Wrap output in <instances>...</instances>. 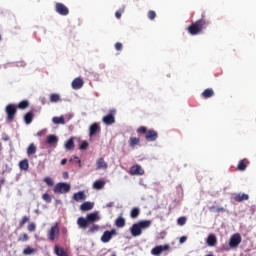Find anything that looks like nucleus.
Listing matches in <instances>:
<instances>
[{"label": "nucleus", "instance_id": "f257e3e1", "mask_svg": "<svg viewBox=\"0 0 256 256\" xmlns=\"http://www.w3.org/2000/svg\"><path fill=\"white\" fill-rule=\"evenodd\" d=\"M207 25H209V21L205 19V14H202L201 19L191 23L187 31L190 35H199V33L203 32V29H207Z\"/></svg>", "mask_w": 256, "mask_h": 256}, {"label": "nucleus", "instance_id": "a19ab883", "mask_svg": "<svg viewBox=\"0 0 256 256\" xmlns=\"http://www.w3.org/2000/svg\"><path fill=\"white\" fill-rule=\"evenodd\" d=\"M185 223H187V218L186 217H179L177 219V224L180 225L181 227H183V225H185Z\"/></svg>", "mask_w": 256, "mask_h": 256}, {"label": "nucleus", "instance_id": "c756f323", "mask_svg": "<svg viewBox=\"0 0 256 256\" xmlns=\"http://www.w3.org/2000/svg\"><path fill=\"white\" fill-rule=\"evenodd\" d=\"M19 167L23 171H28L29 170V160L24 159V160L20 161Z\"/></svg>", "mask_w": 256, "mask_h": 256}, {"label": "nucleus", "instance_id": "b1692460", "mask_svg": "<svg viewBox=\"0 0 256 256\" xmlns=\"http://www.w3.org/2000/svg\"><path fill=\"white\" fill-rule=\"evenodd\" d=\"M103 187H105V180H103V179L96 180L93 183V188L97 189L98 191L103 189Z\"/></svg>", "mask_w": 256, "mask_h": 256}, {"label": "nucleus", "instance_id": "473e14b6", "mask_svg": "<svg viewBox=\"0 0 256 256\" xmlns=\"http://www.w3.org/2000/svg\"><path fill=\"white\" fill-rule=\"evenodd\" d=\"M209 211H210L211 213H223V212H225V208H223V207H217V206H211V207L209 208Z\"/></svg>", "mask_w": 256, "mask_h": 256}, {"label": "nucleus", "instance_id": "2eb2a0df", "mask_svg": "<svg viewBox=\"0 0 256 256\" xmlns=\"http://www.w3.org/2000/svg\"><path fill=\"white\" fill-rule=\"evenodd\" d=\"M87 199V195H85V192L79 191L77 193H74L73 195V200L76 201L77 203L81 201H85Z\"/></svg>", "mask_w": 256, "mask_h": 256}, {"label": "nucleus", "instance_id": "09e8293b", "mask_svg": "<svg viewBox=\"0 0 256 256\" xmlns=\"http://www.w3.org/2000/svg\"><path fill=\"white\" fill-rule=\"evenodd\" d=\"M116 51H122L123 50V44L121 42H117L115 44Z\"/></svg>", "mask_w": 256, "mask_h": 256}, {"label": "nucleus", "instance_id": "dca6fc26", "mask_svg": "<svg viewBox=\"0 0 256 256\" xmlns=\"http://www.w3.org/2000/svg\"><path fill=\"white\" fill-rule=\"evenodd\" d=\"M234 201H236L237 203H241L243 201H249V195L248 194H241V193H238V194H235L234 195Z\"/></svg>", "mask_w": 256, "mask_h": 256}, {"label": "nucleus", "instance_id": "f03ea898", "mask_svg": "<svg viewBox=\"0 0 256 256\" xmlns=\"http://www.w3.org/2000/svg\"><path fill=\"white\" fill-rule=\"evenodd\" d=\"M99 219H101V217H99L98 212L89 213L86 215V218L79 217L77 219V225L80 229H87L89 225L96 223Z\"/></svg>", "mask_w": 256, "mask_h": 256}, {"label": "nucleus", "instance_id": "9d476101", "mask_svg": "<svg viewBox=\"0 0 256 256\" xmlns=\"http://www.w3.org/2000/svg\"><path fill=\"white\" fill-rule=\"evenodd\" d=\"M55 10L56 13H58L59 15H62L63 17H67V15H69V8H67V6H65V4L63 3H56L55 4Z\"/></svg>", "mask_w": 256, "mask_h": 256}, {"label": "nucleus", "instance_id": "4c0bfd02", "mask_svg": "<svg viewBox=\"0 0 256 256\" xmlns=\"http://www.w3.org/2000/svg\"><path fill=\"white\" fill-rule=\"evenodd\" d=\"M123 13H125V6H123L122 8L116 11L115 13L116 19H121V15H123Z\"/></svg>", "mask_w": 256, "mask_h": 256}, {"label": "nucleus", "instance_id": "f704fd0d", "mask_svg": "<svg viewBox=\"0 0 256 256\" xmlns=\"http://www.w3.org/2000/svg\"><path fill=\"white\" fill-rule=\"evenodd\" d=\"M59 101H61V96L59 94H51L50 95L51 103H59Z\"/></svg>", "mask_w": 256, "mask_h": 256}, {"label": "nucleus", "instance_id": "4be33fe9", "mask_svg": "<svg viewBox=\"0 0 256 256\" xmlns=\"http://www.w3.org/2000/svg\"><path fill=\"white\" fill-rule=\"evenodd\" d=\"M97 131H101V128L99 127V124L93 123V124L90 126V131H89L90 137H93V135H96V134H97Z\"/></svg>", "mask_w": 256, "mask_h": 256}, {"label": "nucleus", "instance_id": "de8ad7c7", "mask_svg": "<svg viewBox=\"0 0 256 256\" xmlns=\"http://www.w3.org/2000/svg\"><path fill=\"white\" fill-rule=\"evenodd\" d=\"M99 229V225L92 224V226L89 229V233H95Z\"/></svg>", "mask_w": 256, "mask_h": 256}, {"label": "nucleus", "instance_id": "49530a36", "mask_svg": "<svg viewBox=\"0 0 256 256\" xmlns=\"http://www.w3.org/2000/svg\"><path fill=\"white\" fill-rule=\"evenodd\" d=\"M87 147H89V142L83 141V142L80 144L79 149H81V151H85V149H87Z\"/></svg>", "mask_w": 256, "mask_h": 256}, {"label": "nucleus", "instance_id": "6e6d98bb", "mask_svg": "<svg viewBox=\"0 0 256 256\" xmlns=\"http://www.w3.org/2000/svg\"><path fill=\"white\" fill-rule=\"evenodd\" d=\"M107 207H113V204L112 203L107 204Z\"/></svg>", "mask_w": 256, "mask_h": 256}, {"label": "nucleus", "instance_id": "3c124183", "mask_svg": "<svg viewBox=\"0 0 256 256\" xmlns=\"http://www.w3.org/2000/svg\"><path fill=\"white\" fill-rule=\"evenodd\" d=\"M63 179H69V173L68 172L63 173Z\"/></svg>", "mask_w": 256, "mask_h": 256}, {"label": "nucleus", "instance_id": "0eeeda50", "mask_svg": "<svg viewBox=\"0 0 256 256\" xmlns=\"http://www.w3.org/2000/svg\"><path fill=\"white\" fill-rule=\"evenodd\" d=\"M241 241H242L241 234L235 233L229 239V247L231 249H237L239 245H241Z\"/></svg>", "mask_w": 256, "mask_h": 256}, {"label": "nucleus", "instance_id": "a211bd4d", "mask_svg": "<svg viewBox=\"0 0 256 256\" xmlns=\"http://www.w3.org/2000/svg\"><path fill=\"white\" fill-rule=\"evenodd\" d=\"M215 95V91H213L212 88H207L205 89L201 96L203 97V99H211V97H213Z\"/></svg>", "mask_w": 256, "mask_h": 256}, {"label": "nucleus", "instance_id": "f3484780", "mask_svg": "<svg viewBox=\"0 0 256 256\" xmlns=\"http://www.w3.org/2000/svg\"><path fill=\"white\" fill-rule=\"evenodd\" d=\"M84 83L85 82L83 81V79L75 78L72 81V89H75V90L81 89V87H83Z\"/></svg>", "mask_w": 256, "mask_h": 256}, {"label": "nucleus", "instance_id": "37998d69", "mask_svg": "<svg viewBox=\"0 0 256 256\" xmlns=\"http://www.w3.org/2000/svg\"><path fill=\"white\" fill-rule=\"evenodd\" d=\"M27 229L30 233H33V231H35V229H37V225H35V223L30 222L27 226Z\"/></svg>", "mask_w": 256, "mask_h": 256}, {"label": "nucleus", "instance_id": "7c9ffc66", "mask_svg": "<svg viewBox=\"0 0 256 256\" xmlns=\"http://www.w3.org/2000/svg\"><path fill=\"white\" fill-rule=\"evenodd\" d=\"M141 143V139L137 137H130L129 139V145L130 147H136V145H139Z\"/></svg>", "mask_w": 256, "mask_h": 256}, {"label": "nucleus", "instance_id": "e433bc0d", "mask_svg": "<svg viewBox=\"0 0 256 256\" xmlns=\"http://www.w3.org/2000/svg\"><path fill=\"white\" fill-rule=\"evenodd\" d=\"M25 223H29V217L28 216H23L21 221L19 222V227L20 229L25 226Z\"/></svg>", "mask_w": 256, "mask_h": 256}, {"label": "nucleus", "instance_id": "bf43d9fd", "mask_svg": "<svg viewBox=\"0 0 256 256\" xmlns=\"http://www.w3.org/2000/svg\"><path fill=\"white\" fill-rule=\"evenodd\" d=\"M0 41H1V35H0Z\"/></svg>", "mask_w": 256, "mask_h": 256}, {"label": "nucleus", "instance_id": "1a4fd4ad", "mask_svg": "<svg viewBox=\"0 0 256 256\" xmlns=\"http://www.w3.org/2000/svg\"><path fill=\"white\" fill-rule=\"evenodd\" d=\"M115 113H117V110L115 109L110 110L108 115L102 118L103 123L105 125H113V123H115Z\"/></svg>", "mask_w": 256, "mask_h": 256}, {"label": "nucleus", "instance_id": "864d4df0", "mask_svg": "<svg viewBox=\"0 0 256 256\" xmlns=\"http://www.w3.org/2000/svg\"><path fill=\"white\" fill-rule=\"evenodd\" d=\"M74 159H76L79 163V167H81V159H79V157L75 156Z\"/></svg>", "mask_w": 256, "mask_h": 256}, {"label": "nucleus", "instance_id": "5701e85b", "mask_svg": "<svg viewBox=\"0 0 256 256\" xmlns=\"http://www.w3.org/2000/svg\"><path fill=\"white\" fill-rule=\"evenodd\" d=\"M94 204L92 202H84L80 205L81 211H91L93 209Z\"/></svg>", "mask_w": 256, "mask_h": 256}, {"label": "nucleus", "instance_id": "bb28decb", "mask_svg": "<svg viewBox=\"0 0 256 256\" xmlns=\"http://www.w3.org/2000/svg\"><path fill=\"white\" fill-rule=\"evenodd\" d=\"M115 225L116 227H118V229H123V227L125 226V218H123L122 216H119L115 220Z\"/></svg>", "mask_w": 256, "mask_h": 256}, {"label": "nucleus", "instance_id": "79ce46f5", "mask_svg": "<svg viewBox=\"0 0 256 256\" xmlns=\"http://www.w3.org/2000/svg\"><path fill=\"white\" fill-rule=\"evenodd\" d=\"M42 199H43V201H45V203H51V201H52L51 195H49L47 193H44L42 195Z\"/></svg>", "mask_w": 256, "mask_h": 256}, {"label": "nucleus", "instance_id": "72a5a7b5", "mask_svg": "<svg viewBox=\"0 0 256 256\" xmlns=\"http://www.w3.org/2000/svg\"><path fill=\"white\" fill-rule=\"evenodd\" d=\"M141 211L139 210V208H133L130 212V217L132 219H137L140 215Z\"/></svg>", "mask_w": 256, "mask_h": 256}, {"label": "nucleus", "instance_id": "603ef678", "mask_svg": "<svg viewBox=\"0 0 256 256\" xmlns=\"http://www.w3.org/2000/svg\"><path fill=\"white\" fill-rule=\"evenodd\" d=\"M61 165H67V158L61 160Z\"/></svg>", "mask_w": 256, "mask_h": 256}, {"label": "nucleus", "instance_id": "4468645a", "mask_svg": "<svg viewBox=\"0 0 256 256\" xmlns=\"http://www.w3.org/2000/svg\"><path fill=\"white\" fill-rule=\"evenodd\" d=\"M96 167L99 170L103 169L104 171L109 167V165L107 164V162L105 161L104 158H98L96 161Z\"/></svg>", "mask_w": 256, "mask_h": 256}, {"label": "nucleus", "instance_id": "c85d7f7f", "mask_svg": "<svg viewBox=\"0 0 256 256\" xmlns=\"http://www.w3.org/2000/svg\"><path fill=\"white\" fill-rule=\"evenodd\" d=\"M52 123H54V125H65V118L63 116L54 117Z\"/></svg>", "mask_w": 256, "mask_h": 256}, {"label": "nucleus", "instance_id": "a878e982", "mask_svg": "<svg viewBox=\"0 0 256 256\" xmlns=\"http://www.w3.org/2000/svg\"><path fill=\"white\" fill-rule=\"evenodd\" d=\"M54 252H55V255H57V256H69L67 254V252L65 251V249H63L57 245L54 247Z\"/></svg>", "mask_w": 256, "mask_h": 256}, {"label": "nucleus", "instance_id": "7ed1b4c3", "mask_svg": "<svg viewBox=\"0 0 256 256\" xmlns=\"http://www.w3.org/2000/svg\"><path fill=\"white\" fill-rule=\"evenodd\" d=\"M151 227V220H141L135 223L130 228L132 237H139L143 233V229H149Z\"/></svg>", "mask_w": 256, "mask_h": 256}, {"label": "nucleus", "instance_id": "ea45409f", "mask_svg": "<svg viewBox=\"0 0 256 256\" xmlns=\"http://www.w3.org/2000/svg\"><path fill=\"white\" fill-rule=\"evenodd\" d=\"M29 239V235L27 233L21 234L18 238V241L21 243H25Z\"/></svg>", "mask_w": 256, "mask_h": 256}, {"label": "nucleus", "instance_id": "cd10ccee", "mask_svg": "<svg viewBox=\"0 0 256 256\" xmlns=\"http://www.w3.org/2000/svg\"><path fill=\"white\" fill-rule=\"evenodd\" d=\"M59 141V138L55 135H48L47 136V141L48 145H55Z\"/></svg>", "mask_w": 256, "mask_h": 256}, {"label": "nucleus", "instance_id": "13d9d810", "mask_svg": "<svg viewBox=\"0 0 256 256\" xmlns=\"http://www.w3.org/2000/svg\"><path fill=\"white\" fill-rule=\"evenodd\" d=\"M38 135L41 136V132H38Z\"/></svg>", "mask_w": 256, "mask_h": 256}, {"label": "nucleus", "instance_id": "a18cd8bd", "mask_svg": "<svg viewBox=\"0 0 256 256\" xmlns=\"http://www.w3.org/2000/svg\"><path fill=\"white\" fill-rule=\"evenodd\" d=\"M35 251V249L31 248V247H27L23 250V254L24 255H32V253Z\"/></svg>", "mask_w": 256, "mask_h": 256}, {"label": "nucleus", "instance_id": "423d86ee", "mask_svg": "<svg viewBox=\"0 0 256 256\" xmlns=\"http://www.w3.org/2000/svg\"><path fill=\"white\" fill-rule=\"evenodd\" d=\"M47 237L49 241H55V239H59V223H55L48 230Z\"/></svg>", "mask_w": 256, "mask_h": 256}, {"label": "nucleus", "instance_id": "aec40b11", "mask_svg": "<svg viewBox=\"0 0 256 256\" xmlns=\"http://www.w3.org/2000/svg\"><path fill=\"white\" fill-rule=\"evenodd\" d=\"M34 117H35V114L33 113V111H29L28 113H26L24 115V121L26 125H31V123H33Z\"/></svg>", "mask_w": 256, "mask_h": 256}, {"label": "nucleus", "instance_id": "c9c22d12", "mask_svg": "<svg viewBox=\"0 0 256 256\" xmlns=\"http://www.w3.org/2000/svg\"><path fill=\"white\" fill-rule=\"evenodd\" d=\"M29 107V101L23 100L18 104V109H27Z\"/></svg>", "mask_w": 256, "mask_h": 256}, {"label": "nucleus", "instance_id": "5fc2aeb1", "mask_svg": "<svg viewBox=\"0 0 256 256\" xmlns=\"http://www.w3.org/2000/svg\"><path fill=\"white\" fill-rule=\"evenodd\" d=\"M27 65L25 62H20V65L18 64V67H25Z\"/></svg>", "mask_w": 256, "mask_h": 256}, {"label": "nucleus", "instance_id": "ddd939ff", "mask_svg": "<svg viewBox=\"0 0 256 256\" xmlns=\"http://www.w3.org/2000/svg\"><path fill=\"white\" fill-rule=\"evenodd\" d=\"M129 173H130L131 175H144V174H145V170H143V168L141 167V165L136 164V165H133V166L130 168Z\"/></svg>", "mask_w": 256, "mask_h": 256}, {"label": "nucleus", "instance_id": "f8f14e48", "mask_svg": "<svg viewBox=\"0 0 256 256\" xmlns=\"http://www.w3.org/2000/svg\"><path fill=\"white\" fill-rule=\"evenodd\" d=\"M171 249V246L169 244L156 246L151 250L152 255L159 256L163 251H169Z\"/></svg>", "mask_w": 256, "mask_h": 256}, {"label": "nucleus", "instance_id": "39448f33", "mask_svg": "<svg viewBox=\"0 0 256 256\" xmlns=\"http://www.w3.org/2000/svg\"><path fill=\"white\" fill-rule=\"evenodd\" d=\"M53 191L57 195H62L63 193H69V191H71V185L65 182H59L54 186Z\"/></svg>", "mask_w": 256, "mask_h": 256}, {"label": "nucleus", "instance_id": "4d7b16f0", "mask_svg": "<svg viewBox=\"0 0 256 256\" xmlns=\"http://www.w3.org/2000/svg\"><path fill=\"white\" fill-rule=\"evenodd\" d=\"M4 141H9V137L4 138Z\"/></svg>", "mask_w": 256, "mask_h": 256}, {"label": "nucleus", "instance_id": "c03bdc74", "mask_svg": "<svg viewBox=\"0 0 256 256\" xmlns=\"http://www.w3.org/2000/svg\"><path fill=\"white\" fill-rule=\"evenodd\" d=\"M44 183H46V185H48V187H53V185H54L53 179H51V177L44 178Z\"/></svg>", "mask_w": 256, "mask_h": 256}, {"label": "nucleus", "instance_id": "58836bf2", "mask_svg": "<svg viewBox=\"0 0 256 256\" xmlns=\"http://www.w3.org/2000/svg\"><path fill=\"white\" fill-rule=\"evenodd\" d=\"M147 15H148V19H150V21H153L157 17V13L153 10H149Z\"/></svg>", "mask_w": 256, "mask_h": 256}, {"label": "nucleus", "instance_id": "2f4dec72", "mask_svg": "<svg viewBox=\"0 0 256 256\" xmlns=\"http://www.w3.org/2000/svg\"><path fill=\"white\" fill-rule=\"evenodd\" d=\"M37 153V147L35 144H30L29 147L27 148V154L28 155H35Z\"/></svg>", "mask_w": 256, "mask_h": 256}, {"label": "nucleus", "instance_id": "8fccbe9b", "mask_svg": "<svg viewBox=\"0 0 256 256\" xmlns=\"http://www.w3.org/2000/svg\"><path fill=\"white\" fill-rule=\"evenodd\" d=\"M185 241H187L186 236H182V237H180V239H179V243L183 244V243H185Z\"/></svg>", "mask_w": 256, "mask_h": 256}, {"label": "nucleus", "instance_id": "20e7f679", "mask_svg": "<svg viewBox=\"0 0 256 256\" xmlns=\"http://www.w3.org/2000/svg\"><path fill=\"white\" fill-rule=\"evenodd\" d=\"M137 133L138 135H145V139L146 141H157V138L159 137V134L157 133V131L151 129V130H147V127L145 126H140L137 129Z\"/></svg>", "mask_w": 256, "mask_h": 256}, {"label": "nucleus", "instance_id": "6ab92c4d", "mask_svg": "<svg viewBox=\"0 0 256 256\" xmlns=\"http://www.w3.org/2000/svg\"><path fill=\"white\" fill-rule=\"evenodd\" d=\"M206 243L209 247H215L217 245V237L213 234H210L207 237Z\"/></svg>", "mask_w": 256, "mask_h": 256}, {"label": "nucleus", "instance_id": "393cba45", "mask_svg": "<svg viewBox=\"0 0 256 256\" xmlns=\"http://www.w3.org/2000/svg\"><path fill=\"white\" fill-rule=\"evenodd\" d=\"M65 149L66 151H72V149H75V141L73 140V138L67 140V142L65 143Z\"/></svg>", "mask_w": 256, "mask_h": 256}, {"label": "nucleus", "instance_id": "9b49d317", "mask_svg": "<svg viewBox=\"0 0 256 256\" xmlns=\"http://www.w3.org/2000/svg\"><path fill=\"white\" fill-rule=\"evenodd\" d=\"M117 235V230L112 229L110 231H105L101 236L102 243H109L110 239H113V236Z\"/></svg>", "mask_w": 256, "mask_h": 256}, {"label": "nucleus", "instance_id": "6e6552de", "mask_svg": "<svg viewBox=\"0 0 256 256\" xmlns=\"http://www.w3.org/2000/svg\"><path fill=\"white\" fill-rule=\"evenodd\" d=\"M6 114H7V121L11 123L13 119H15V115H17V106L14 104H8L6 106Z\"/></svg>", "mask_w": 256, "mask_h": 256}, {"label": "nucleus", "instance_id": "412c9836", "mask_svg": "<svg viewBox=\"0 0 256 256\" xmlns=\"http://www.w3.org/2000/svg\"><path fill=\"white\" fill-rule=\"evenodd\" d=\"M247 165H249V160L247 159L240 160L237 166L238 171H245V169H247Z\"/></svg>", "mask_w": 256, "mask_h": 256}]
</instances>
